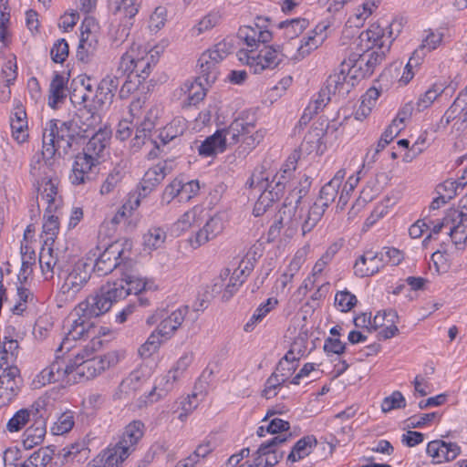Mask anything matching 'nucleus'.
I'll return each instance as SVG.
<instances>
[{"instance_id":"nucleus-1","label":"nucleus","mask_w":467,"mask_h":467,"mask_svg":"<svg viewBox=\"0 0 467 467\" xmlns=\"http://www.w3.org/2000/svg\"><path fill=\"white\" fill-rule=\"evenodd\" d=\"M78 139L82 138L75 122L50 119L46 123L43 131L42 154L47 159H52L56 155L64 158L71 152L74 146L78 145Z\"/></svg>"},{"instance_id":"nucleus-2","label":"nucleus","mask_w":467,"mask_h":467,"mask_svg":"<svg viewBox=\"0 0 467 467\" xmlns=\"http://www.w3.org/2000/svg\"><path fill=\"white\" fill-rule=\"evenodd\" d=\"M128 296L123 277L113 282H107L96 295L88 296L77 306V312L82 317L95 318L108 312L113 303Z\"/></svg>"},{"instance_id":"nucleus-3","label":"nucleus","mask_w":467,"mask_h":467,"mask_svg":"<svg viewBox=\"0 0 467 467\" xmlns=\"http://www.w3.org/2000/svg\"><path fill=\"white\" fill-rule=\"evenodd\" d=\"M233 51V45L223 40L215 44L212 48L204 51L198 59L200 68L199 80H203L206 85H212L219 76V64Z\"/></svg>"},{"instance_id":"nucleus-4","label":"nucleus","mask_w":467,"mask_h":467,"mask_svg":"<svg viewBox=\"0 0 467 467\" xmlns=\"http://www.w3.org/2000/svg\"><path fill=\"white\" fill-rule=\"evenodd\" d=\"M283 46L264 47L258 53L254 49L249 51L241 50L239 59L244 62L254 74H260L265 69H274L285 57L283 53Z\"/></svg>"},{"instance_id":"nucleus-5","label":"nucleus","mask_w":467,"mask_h":467,"mask_svg":"<svg viewBox=\"0 0 467 467\" xmlns=\"http://www.w3.org/2000/svg\"><path fill=\"white\" fill-rule=\"evenodd\" d=\"M133 261L124 256V249L119 243H113L99 254L97 258L92 271L99 276L111 273L119 268L121 274L127 266L131 267Z\"/></svg>"},{"instance_id":"nucleus-6","label":"nucleus","mask_w":467,"mask_h":467,"mask_svg":"<svg viewBox=\"0 0 467 467\" xmlns=\"http://www.w3.org/2000/svg\"><path fill=\"white\" fill-rule=\"evenodd\" d=\"M91 272V264L84 260H78L73 265L67 268L64 267L60 277L64 279L63 293L71 296L78 293L88 284Z\"/></svg>"},{"instance_id":"nucleus-7","label":"nucleus","mask_w":467,"mask_h":467,"mask_svg":"<svg viewBox=\"0 0 467 467\" xmlns=\"http://www.w3.org/2000/svg\"><path fill=\"white\" fill-rule=\"evenodd\" d=\"M70 317H73V319L69 324L67 333L57 349V352L63 350L69 351L75 347L74 343L77 340L89 337L94 334L95 327L91 318L84 317L79 315V313L77 312V306L70 314Z\"/></svg>"},{"instance_id":"nucleus-8","label":"nucleus","mask_w":467,"mask_h":467,"mask_svg":"<svg viewBox=\"0 0 467 467\" xmlns=\"http://www.w3.org/2000/svg\"><path fill=\"white\" fill-rule=\"evenodd\" d=\"M292 438V433L280 434L262 443L255 451L254 466L251 467H273L283 458L284 451H279V446Z\"/></svg>"},{"instance_id":"nucleus-9","label":"nucleus","mask_w":467,"mask_h":467,"mask_svg":"<svg viewBox=\"0 0 467 467\" xmlns=\"http://www.w3.org/2000/svg\"><path fill=\"white\" fill-rule=\"evenodd\" d=\"M175 168L173 160H164L148 169L138 185L139 197L146 198Z\"/></svg>"},{"instance_id":"nucleus-10","label":"nucleus","mask_w":467,"mask_h":467,"mask_svg":"<svg viewBox=\"0 0 467 467\" xmlns=\"http://www.w3.org/2000/svg\"><path fill=\"white\" fill-rule=\"evenodd\" d=\"M20 369L7 366L0 375V407L10 404L18 395L22 386Z\"/></svg>"},{"instance_id":"nucleus-11","label":"nucleus","mask_w":467,"mask_h":467,"mask_svg":"<svg viewBox=\"0 0 467 467\" xmlns=\"http://www.w3.org/2000/svg\"><path fill=\"white\" fill-rule=\"evenodd\" d=\"M74 366L66 362L64 358L57 356L56 359L45 368L33 380L34 388H41L47 384L64 380L66 377L73 373Z\"/></svg>"},{"instance_id":"nucleus-12","label":"nucleus","mask_w":467,"mask_h":467,"mask_svg":"<svg viewBox=\"0 0 467 467\" xmlns=\"http://www.w3.org/2000/svg\"><path fill=\"white\" fill-rule=\"evenodd\" d=\"M99 161H96L92 157H88L83 153H78L72 165V171L69 175L70 182L73 185H84L94 180L93 168L99 164Z\"/></svg>"},{"instance_id":"nucleus-13","label":"nucleus","mask_w":467,"mask_h":467,"mask_svg":"<svg viewBox=\"0 0 467 467\" xmlns=\"http://www.w3.org/2000/svg\"><path fill=\"white\" fill-rule=\"evenodd\" d=\"M52 245L50 243L48 245L44 243L39 253V265L46 279L53 278L56 273L61 277L64 267H66V262L60 258L59 252L55 251Z\"/></svg>"},{"instance_id":"nucleus-14","label":"nucleus","mask_w":467,"mask_h":467,"mask_svg":"<svg viewBox=\"0 0 467 467\" xmlns=\"http://www.w3.org/2000/svg\"><path fill=\"white\" fill-rule=\"evenodd\" d=\"M84 358H87L86 354L78 352L74 360L70 359L68 361L74 366L73 373L75 372L78 377L79 381L92 379L105 371L99 357L87 358L86 360H84Z\"/></svg>"},{"instance_id":"nucleus-15","label":"nucleus","mask_w":467,"mask_h":467,"mask_svg":"<svg viewBox=\"0 0 467 467\" xmlns=\"http://www.w3.org/2000/svg\"><path fill=\"white\" fill-rule=\"evenodd\" d=\"M385 265L383 252L367 251L355 262L354 274L358 277L370 276L378 273Z\"/></svg>"},{"instance_id":"nucleus-16","label":"nucleus","mask_w":467,"mask_h":467,"mask_svg":"<svg viewBox=\"0 0 467 467\" xmlns=\"http://www.w3.org/2000/svg\"><path fill=\"white\" fill-rule=\"evenodd\" d=\"M111 138V130L105 127H99L91 136L86 146L83 148V154L92 157L96 161L103 158L106 149L109 144Z\"/></svg>"},{"instance_id":"nucleus-17","label":"nucleus","mask_w":467,"mask_h":467,"mask_svg":"<svg viewBox=\"0 0 467 467\" xmlns=\"http://www.w3.org/2000/svg\"><path fill=\"white\" fill-rule=\"evenodd\" d=\"M426 451L432 458L433 463H441L453 461L461 449L456 443L435 440L428 443Z\"/></svg>"},{"instance_id":"nucleus-18","label":"nucleus","mask_w":467,"mask_h":467,"mask_svg":"<svg viewBox=\"0 0 467 467\" xmlns=\"http://www.w3.org/2000/svg\"><path fill=\"white\" fill-rule=\"evenodd\" d=\"M254 130V124L248 122L242 118L234 119L228 128L216 132L221 133V139L223 140V148L227 145H234L241 141L242 136L251 133Z\"/></svg>"},{"instance_id":"nucleus-19","label":"nucleus","mask_w":467,"mask_h":467,"mask_svg":"<svg viewBox=\"0 0 467 467\" xmlns=\"http://www.w3.org/2000/svg\"><path fill=\"white\" fill-rule=\"evenodd\" d=\"M119 85V76L108 75L103 78L98 84L93 99L94 103L98 104L100 108H103L106 105H110L113 102Z\"/></svg>"},{"instance_id":"nucleus-20","label":"nucleus","mask_w":467,"mask_h":467,"mask_svg":"<svg viewBox=\"0 0 467 467\" xmlns=\"http://www.w3.org/2000/svg\"><path fill=\"white\" fill-rule=\"evenodd\" d=\"M101 118L99 114L87 109L85 106L79 109L76 113L75 118L71 120L75 122L78 132L81 138H88V133L95 131L99 125Z\"/></svg>"},{"instance_id":"nucleus-21","label":"nucleus","mask_w":467,"mask_h":467,"mask_svg":"<svg viewBox=\"0 0 467 467\" xmlns=\"http://www.w3.org/2000/svg\"><path fill=\"white\" fill-rule=\"evenodd\" d=\"M223 230V222L220 215L215 214L212 216L206 223L203 225L202 229H200L196 234L194 238H192L191 244L196 248L208 241L215 238L219 234H221Z\"/></svg>"},{"instance_id":"nucleus-22","label":"nucleus","mask_w":467,"mask_h":467,"mask_svg":"<svg viewBox=\"0 0 467 467\" xmlns=\"http://www.w3.org/2000/svg\"><path fill=\"white\" fill-rule=\"evenodd\" d=\"M68 78L55 72L49 85L48 106L56 109L59 103H63L67 96Z\"/></svg>"},{"instance_id":"nucleus-23","label":"nucleus","mask_w":467,"mask_h":467,"mask_svg":"<svg viewBox=\"0 0 467 467\" xmlns=\"http://www.w3.org/2000/svg\"><path fill=\"white\" fill-rule=\"evenodd\" d=\"M188 313V306H182L171 312L166 318L161 321L157 327L159 335L164 340L170 338L174 332L181 327L186 315Z\"/></svg>"},{"instance_id":"nucleus-24","label":"nucleus","mask_w":467,"mask_h":467,"mask_svg":"<svg viewBox=\"0 0 467 467\" xmlns=\"http://www.w3.org/2000/svg\"><path fill=\"white\" fill-rule=\"evenodd\" d=\"M88 450L80 444H71L60 450L56 446L53 463L55 467L62 466L69 462H80L82 458L87 457Z\"/></svg>"},{"instance_id":"nucleus-25","label":"nucleus","mask_w":467,"mask_h":467,"mask_svg":"<svg viewBox=\"0 0 467 467\" xmlns=\"http://www.w3.org/2000/svg\"><path fill=\"white\" fill-rule=\"evenodd\" d=\"M144 433V424L140 420H133L125 427L120 440L116 443L122 448L129 449L130 454L134 450L138 441L142 438Z\"/></svg>"},{"instance_id":"nucleus-26","label":"nucleus","mask_w":467,"mask_h":467,"mask_svg":"<svg viewBox=\"0 0 467 467\" xmlns=\"http://www.w3.org/2000/svg\"><path fill=\"white\" fill-rule=\"evenodd\" d=\"M296 213V207H291V202L289 203L285 202L283 208L279 211V219L270 227L269 234H274L286 225L290 229H297L301 215L297 218Z\"/></svg>"},{"instance_id":"nucleus-27","label":"nucleus","mask_w":467,"mask_h":467,"mask_svg":"<svg viewBox=\"0 0 467 467\" xmlns=\"http://www.w3.org/2000/svg\"><path fill=\"white\" fill-rule=\"evenodd\" d=\"M129 455V449L122 448L116 444L114 447L109 448L99 453L95 458V462L101 463L102 467H119Z\"/></svg>"},{"instance_id":"nucleus-28","label":"nucleus","mask_w":467,"mask_h":467,"mask_svg":"<svg viewBox=\"0 0 467 467\" xmlns=\"http://www.w3.org/2000/svg\"><path fill=\"white\" fill-rule=\"evenodd\" d=\"M37 192L40 193L42 200L47 203V208L58 209L62 201L57 196V182L55 179L43 178L41 182H37Z\"/></svg>"},{"instance_id":"nucleus-29","label":"nucleus","mask_w":467,"mask_h":467,"mask_svg":"<svg viewBox=\"0 0 467 467\" xmlns=\"http://www.w3.org/2000/svg\"><path fill=\"white\" fill-rule=\"evenodd\" d=\"M143 384V379L139 371H132L124 379L115 393V397L119 400H128L133 397L137 391L140 390Z\"/></svg>"},{"instance_id":"nucleus-30","label":"nucleus","mask_w":467,"mask_h":467,"mask_svg":"<svg viewBox=\"0 0 467 467\" xmlns=\"http://www.w3.org/2000/svg\"><path fill=\"white\" fill-rule=\"evenodd\" d=\"M177 379L178 376L175 375V372L169 371L165 376L157 380L156 385L150 391L148 396L145 397L146 400H143V402L145 404L148 402L153 403L166 396L167 393L172 389L173 383Z\"/></svg>"},{"instance_id":"nucleus-31","label":"nucleus","mask_w":467,"mask_h":467,"mask_svg":"<svg viewBox=\"0 0 467 467\" xmlns=\"http://www.w3.org/2000/svg\"><path fill=\"white\" fill-rule=\"evenodd\" d=\"M347 64L341 65V69L338 74H334L328 77L327 80V88L331 93L345 96L349 93L350 89L354 87V83L348 79V75H345V67Z\"/></svg>"},{"instance_id":"nucleus-32","label":"nucleus","mask_w":467,"mask_h":467,"mask_svg":"<svg viewBox=\"0 0 467 467\" xmlns=\"http://www.w3.org/2000/svg\"><path fill=\"white\" fill-rule=\"evenodd\" d=\"M123 280L126 285V290H128V295L133 293L134 295H139L142 291L147 288V281L142 278L138 270L136 269V264L133 262V265L131 267L127 266L126 269L121 274Z\"/></svg>"},{"instance_id":"nucleus-33","label":"nucleus","mask_w":467,"mask_h":467,"mask_svg":"<svg viewBox=\"0 0 467 467\" xmlns=\"http://www.w3.org/2000/svg\"><path fill=\"white\" fill-rule=\"evenodd\" d=\"M46 420L39 419L36 420L34 423L26 430L24 433L23 444L25 448L31 449L40 444L46 436Z\"/></svg>"},{"instance_id":"nucleus-34","label":"nucleus","mask_w":467,"mask_h":467,"mask_svg":"<svg viewBox=\"0 0 467 467\" xmlns=\"http://www.w3.org/2000/svg\"><path fill=\"white\" fill-rule=\"evenodd\" d=\"M10 126L15 140H17L19 143L24 142L28 137V134L26 133V112L22 106H18L15 109V112L13 113V117L11 118Z\"/></svg>"},{"instance_id":"nucleus-35","label":"nucleus","mask_w":467,"mask_h":467,"mask_svg":"<svg viewBox=\"0 0 467 467\" xmlns=\"http://www.w3.org/2000/svg\"><path fill=\"white\" fill-rule=\"evenodd\" d=\"M364 57L358 54H352L348 60H344L341 65L347 64L345 67V75H348V79L355 84L356 81L361 78H368L365 67L363 65Z\"/></svg>"},{"instance_id":"nucleus-36","label":"nucleus","mask_w":467,"mask_h":467,"mask_svg":"<svg viewBox=\"0 0 467 467\" xmlns=\"http://www.w3.org/2000/svg\"><path fill=\"white\" fill-rule=\"evenodd\" d=\"M308 20L306 18H295L285 20L278 24L281 37L285 40L296 38L308 26Z\"/></svg>"},{"instance_id":"nucleus-37","label":"nucleus","mask_w":467,"mask_h":467,"mask_svg":"<svg viewBox=\"0 0 467 467\" xmlns=\"http://www.w3.org/2000/svg\"><path fill=\"white\" fill-rule=\"evenodd\" d=\"M137 0H121L119 11L123 13L120 28L119 29L120 36H128L130 27L133 25L132 19L139 12V5Z\"/></svg>"},{"instance_id":"nucleus-38","label":"nucleus","mask_w":467,"mask_h":467,"mask_svg":"<svg viewBox=\"0 0 467 467\" xmlns=\"http://www.w3.org/2000/svg\"><path fill=\"white\" fill-rule=\"evenodd\" d=\"M317 440L314 436H306L297 441L293 446L290 453L287 456V462L294 463L312 452V449L317 446Z\"/></svg>"},{"instance_id":"nucleus-39","label":"nucleus","mask_w":467,"mask_h":467,"mask_svg":"<svg viewBox=\"0 0 467 467\" xmlns=\"http://www.w3.org/2000/svg\"><path fill=\"white\" fill-rule=\"evenodd\" d=\"M155 66L154 56L149 54L146 49L138 51L135 57L134 78L144 81L150 75L151 67Z\"/></svg>"},{"instance_id":"nucleus-40","label":"nucleus","mask_w":467,"mask_h":467,"mask_svg":"<svg viewBox=\"0 0 467 467\" xmlns=\"http://www.w3.org/2000/svg\"><path fill=\"white\" fill-rule=\"evenodd\" d=\"M57 209L46 208L44 213L43 233L47 235L46 245L53 244L59 231L58 215L55 214Z\"/></svg>"},{"instance_id":"nucleus-41","label":"nucleus","mask_w":467,"mask_h":467,"mask_svg":"<svg viewBox=\"0 0 467 467\" xmlns=\"http://www.w3.org/2000/svg\"><path fill=\"white\" fill-rule=\"evenodd\" d=\"M292 374L293 367L287 368V372H277L275 370L266 379L265 389L262 391V396L266 399L275 397L276 395V392L275 391L276 388L283 385Z\"/></svg>"},{"instance_id":"nucleus-42","label":"nucleus","mask_w":467,"mask_h":467,"mask_svg":"<svg viewBox=\"0 0 467 467\" xmlns=\"http://www.w3.org/2000/svg\"><path fill=\"white\" fill-rule=\"evenodd\" d=\"M19 344L16 339L4 337L2 345L0 346V366H12L18 355Z\"/></svg>"},{"instance_id":"nucleus-43","label":"nucleus","mask_w":467,"mask_h":467,"mask_svg":"<svg viewBox=\"0 0 467 467\" xmlns=\"http://www.w3.org/2000/svg\"><path fill=\"white\" fill-rule=\"evenodd\" d=\"M55 451L56 445L40 448L27 458L29 465H32L33 467H46L49 464L50 467H53Z\"/></svg>"},{"instance_id":"nucleus-44","label":"nucleus","mask_w":467,"mask_h":467,"mask_svg":"<svg viewBox=\"0 0 467 467\" xmlns=\"http://www.w3.org/2000/svg\"><path fill=\"white\" fill-rule=\"evenodd\" d=\"M294 174L289 173V171H285V170H280L277 171L273 177L272 181H268L267 188L274 192V196L275 198H281L284 193L287 184L290 183Z\"/></svg>"},{"instance_id":"nucleus-45","label":"nucleus","mask_w":467,"mask_h":467,"mask_svg":"<svg viewBox=\"0 0 467 467\" xmlns=\"http://www.w3.org/2000/svg\"><path fill=\"white\" fill-rule=\"evenodd\" d=\"M223 150V140L221 139L220 132H215L213 135L206 138L198 149L199 154L204 157L213 156Z\"/></svg>"},{"instance_id":"nucleus-46","label":"nucleus","mask_w":467,"mask_h":467,"mask_svg":"<svg viewBox=\"0 0 467 467\" xmlns=\"http://www.w3.org/2000/svg\"><path fill=\"white\" fill-rule=\"evenodd\" d=\"M467 183V167L463 171V174L459 181L446 180L442 183H440L436 187L437 193H441L449 201L453 199L457 194V189L459 187L463 188Z\"/></svg>"},{"instance_id":"nucleus-47","label":"nucleus","mask_w":467,"mask_h":467,"mask_svg":"<svg viewBox=\"0 0 467 467\" xmlns=\"http://www.w3.org/2000/svg\"><path fill=\"white\" fill-rule=\"evenodd\" d=\"M403 130V126H400L397 124V120H392V122L387 127L385 131L382 133L377 148L371 157V161H374L375 156L383 150L385 147L389 144L395 137L399 135V133Z\"/></svg>"},{"instance_id":"nucleus-48","label":"nucleus","mask_w":467,"mask_h":467,"mask_svg":"<svg viewBox=\"0 0 467 467\" xmlns=\"http://www.w3.org/2000/svg\"><path fill=\"white\" fill-rule=\"evenodd\" d=\"M166 240V233L160 227H152L143 235V244L149 250L160 248Z\"/></svg>"},{"instance_id":"nucleus-49","label":"nucleus","mask_w":467,"mask_h":467,"mask_svg":"<svg viewBox=\"0 0 467 467\" xmlns=\"http://www.w3.org/2000/svg\"><path fill=\"white\" fill-rule=\"evenodd\" d=\"M324 209H321L319 206L316 204H313L309 208L303 222H299V225H301L303 235L311 232L316 227L317 223L321 220L322 216L324 215Z\"/></svg>"},{"instance_id":"nucleus-50","label":"nucleus","mask_w":467,"mask_h":467,"mask_svg":"<svg viewBox=\"0 0 467 467\" xmlns=\"http://www.w3.org/2000/svg\"><path fill=\"white\" fill-rule=\"evenodd\" d=\"M338 190L339 187L328 182L321 188L319 196L314 204L326 211L328 206L335 201L338 193Z\"/></svg>"},{"instance_id":"nucleus-51","label":"nucleus","mask_w":467,"mask_h":467,"mask_svg":"<svg viewBox=\"0 0 467 467\" xmlns=\"http://www.w3.org/2000/svg\"><path fill=\"white\" fill-rule=\"evenodd\" d=\"M445 89V87L441 84H433L423 95H421L417 103L418 111H422L430 107L433 101L441 96Z\"/></svg>"},{"instance_id":"nucleus-52","label":"nucleus","mask_w":467,"mask_h":467,"mask_svg":"<svg viewBox=\"0 0 467 467\" xmlns=\"http://www.w3.org/2000/svg\"><path fill=\"white\" fill-rule=\"evenodd\" d=\"M135 57L136 50L133 47L123 54L120 57L115 76H119V78L125 76L127 77L128 75L134 76L135 67L133 66H135Z\"/></svg>"},{"instance_id":"nucleus-53","label":"nucleus","mask_w":467,"mask_h":467,"mask_svg":"<svg viewBox=\"0 0 467 467\" xmlns=\"http://www.w3.org/2000/svg\"><path fill=\"white\" fill-rule=\"evenodd\" d=\"M185 88L186 91L188 92V106L197 105L206 96V89L203 87V83L202 80H199L198 78L194 82H192L191 84L186 83Z\"/></svg>"},{"instance_id":"nucleus-54","label":"nucleus","mask_w":467,"mask_h":467,"mask_svg":"<svg viewBox=\"0 0 467 467\" xmlns=\"http://www.w3.org/2000/svg\"><path fill=\"white\" fill-rule=\"evenodd\" d=\"M274 195V192H272L268 188L262 191V193L254 203L253 209V214L255 217L263 215L275 202L280 199L275 198Z\"/></svg>"},{"instance_id":"nucleus-55","label":"nucleus","mask_w":467,"mask_h":467,"mask_svg":"<svg viewBox=\"0 0 467 467\" xmlns=\"http://www.w3.org/2000/svg\"><path fill=\"white\" fill-rule=\"evenodd\" d=\"M221 21V15L219 12H210L204 16L192 29V35L200 36L216 26Z\"/></svg>"},{"instance_id":"nucleus-56","label":"nucleus","mask_w":467,"mask_h":467,"mask_svg":"<svg viewBox=\"0 0 467 467\" xmlns=\"http://www.w3.org/2000/svg\"><path fill=\"white\" fill-rule=\"evenodd\" d=\"M154 123L149 119H144L140 126L137 127L136 134L132 139V147L140 149L150 139Z\"/></svg>"},{"instance_id":"nucleus-57","label":"nucleus","mask_w":467,"mask_h":467,"mask_svg":"<svg viewBox=\"0 0 467 467\" xmlns=\"http://www.w3.org/2000/svg\"><path fill=\"white\" fill-rule=\"evenodd\" d=\"M182 189V180L179 178H175L172 180L166 187L164 188L161 197V204L168 205L170 204L176 197L181 199V193Z\"/></svg>"},{"instance_id":"nucleus-58","label":"nucleus","mask_w":467,"mask_h":467,"mask_svg":"<svg viewBox=\"0 0 467 467\" xmlns=\"http://www.w3.org/2000/svg\"><path fill=\"white\" fill-rule=\"evenodd\" d=\"M386 33L379 25H371L370 27L361 33L362 39L365 37L368 41L372 42L373 46H377L379 49L385 47Z\"/></svg>"},{"instance_id":"nucleus-59","label":"nucleus","mask_w":467,"mask_h":467,"mask_svg":"<svg viewBox=\"0 0 467 467\" xmlns=\"http://www.w3.org/2000/svg\"><path fill=\"white\" fill-rule=\"evenodd\" d=\"M30 420L29 412L26 409L17 410L6 423V430L9 432L21 431Z\"/></svg>"},{"instance_id":"nucleus-60","label":"nucleus","mask_w":467,"mask_h":467,"mask_svg":"<svg viewBox=\"0 0 467 467\" xmlns=\"http://www.w3.org/2000/svg\"><path fill=\"white\" fill-rule=\"evenodd\" d=\"M74 416L72 411H65L60 415L52 427L55 435H62L72 430L74 426Z\"/></svg>"},{"instance_id":"nucleus-61","label":"nucleus","mask_w":467,"mask_h":467,"mask_svg":"<svg viewBox=\"0 0 467 467\" xmlns=\"http://www.w3.org/2000/svg\"><path fill=\"white\" fill-rule=\"evenodd\" d=\"M123 179V173L120 170L114 168L106 177L100 187V193L102 195L112 192L115 188L120 183Z\"/></svg>"},{"instance_id":"nucleus-62","label":"nucleus","mask_w":467,"mask_h":467,"mask_svg":"<svg viewBox=\"0 0 467 467\" xmlns=\"http://www.w3.org/2000/svg\"><path fill=\"white\" fill-rule=\"evenodd\" d=\"M357 302L356 296L348 290L337 292L335 296V305L341 312L351 310L356 306Z\"/></svg>"},{"instance_id":"nucleus-63","label":"nucleus","mask_w":467,"mask_h":467,"mask_svg":"<svg viewBox=\"0 0 467 467\" xmlns=\"http://www.w3.org/2000/svg\"><path fill=\"white\" fill-rule=\"evenodd\" d=\"M406 407V400L400 391H394L390 396L384 398L381 403V410L383 412H389L392 410L404 409Z\"/></svg>"},{"instance_id":"nucleus-64","label":"nucleus","mask_w":467,"mask_h":467,"mask_svg":"<svg viewBox=\"0 0 467 467\" xmlns=\"http://www.w3.org/2000/svg\"><path fill=\"white\" fill-rule=\"evenodd\" d=\"M69 47L65 38L57 40L50 50L51 59L55 63L62 64L68 57Z\"/></svg>"}]
</instances>
